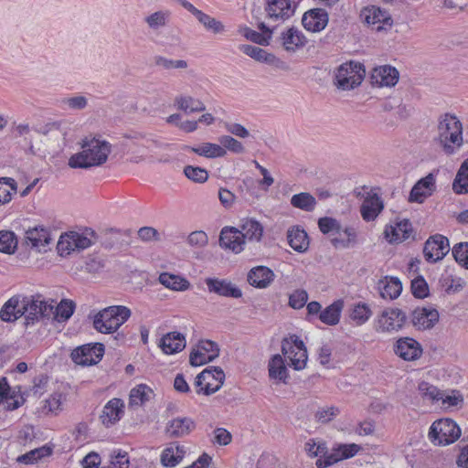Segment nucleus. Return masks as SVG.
<instances>
[{"label":"nucleus","instance_id":"f257e3e1","mask_svg":"<svg viewBox=\"0 0 468 468\" xmlns=\"http://www.w3.org/2000/svg\"><path fill=\"white\" fill-rule=\"evenodd\" d=\"M82 151L69 159L71 168L88 169L92 166L103 165L112 152L111 144L98 138H84L81 143Z\"/></svg>","mask_w":468,"mask_h":468},{"label":"nucleus","instance_id":"f03ea898","mask_svg":"<svg viewBox=\"0 0 468 468\" xmlns=\"http://www.w3.org/2000/svg\"><path fill=\"white\" fill-rule=\"evenodd\" d=\"M437 141L446 154H452L463 145L462 122L451 114H444L439 119Z\"/></svg>","mask_w":468,"mask_h":468},{"label":"nucleus","instance_id":"7ed1b4c3","mask_svg":"<svg viewBox=\"0 0 468 468\" xmlns=\"http://www.w3.org/2000/svg\"><path fill=\"white\" fill-rule=\"evenodd\" d=\"M131 316V310L123 305H112L94 315L93 327L101 334L116 332Z\"/></svg>","mask_w":468,"mask_h":468},{"label":"nucleus","instance_id":"20e7f679","mask_svg":"<svg viewBox=\"0 0 468 468\" xmlns=\"http://www.w3.org/2000/svg\"><path fill=\"white\" fill-rule=\"evenodd\" d=\"M97 240V235L92 229H85L80 233L70 231L60 236L57 250L60 256H68L73 251H80L90 248Z\"/></svg>","mask_w":468,"mask_h":468},{"label":"nucleus","instance_id":"39448f33","mask_svg":"<svg viewBox=\"0 0 468 468\" xmlns=\"http://www.w3.org/2000/svg\"><path fill=\"white\" fill-rule=\"evenodd\" d=\"M54 300L50 303L42 299L39 294L23 295V316L26 326L34 325L42 318H50L54 313Z\"/></svg>","mask_w":468,"mask_h":468},{"label":"nucleus","instance_id":"423d86ee","mask_svg":"<svg viewBox=\"0 0 468 468\" xmlns=\"http://www.w3.org/2000/svg\"><path fill=\"white\" fill-rule=\"evenodd\" d=\"M363 64L350 61L340 65L335 74L334 84L342 90H350L358 87L365 78Z\"/></svg>","mask_w":468,"mask_h":468},{"label":"nucleus","instance_id":"0eeeda50","mask_svg":"<svg viewBox=\"0 0 468 468\" xmlns=\"http://www.w3.org/2000/svg\"><path fill=\"white\" fill-rule=\"evenodd\" d=\"M461 436V429L452 419L435 420L429 431V440L437 446H446L455 442Z\"/></svg>","mask_w":468,"mask_h":468},{"label":"nucleus","instance_id":"6e6552de","mask_svg":"<svg viewBox=\"0 0 468 468\" xmlns=\"http://www.w3.org/2000/svg\"><path fill=\"white\" fill-rule=\"evenodd\" d=\"M282 353L293 369L302 370L306 367L307 349L298 335H290L282 339Z\"/></svg>","mask_w":468,"mask_h":468},{"label":"nucleus","instance_id":"1a4fd4ad","mask_svg":"<svg viewBox=\"0 0 468 468\" xmlns=\"http://www.w3.org/2000/svg\"><path fill=\"white\" fill-rule=\"evenodd\" d=\"M225 373L219 367H211L200 372L195 380L197 394L206 396L216 393L223 385Z\"/></svg>","mask_w":468,"mask_h":468},{"label":"nucleus","instance_id":"9d476101","mask_svg":"<svg viewBox=\"0 0 468 468\" xmlns=\"http://www.w3.org/2000/svg\"><path fill=\"white\" fill-rule=\"evenodd\" d=\"M104 355V346L101 343H90L80 346L72 350V361L82 367L97 365Z\"/></svg>","mask_w":468,"mask_h":468},{"label":"nucleus","instance_id":"9b49d317","mask_svg":"<svg viewBox=\"0 0 468 468\" xmlns=\"http://www.w3.org/2000/svg\"><path fill=\"white\" fill-rule=\"evenodd\" d=\"M407 321L406 314L399 308H387L378 315L376 330L382 333H392L400 330Z\"/></svg>","mask_w":468,"mask_h":468},{"label":"nucleus","instance_id":"f8f14e48","mask_svg":"<svg viewBox=\"0 0 468 468\" xmlns=\"http://www.w3.org/2000/svg\"><path fill=\"white\" fill-rule=\"evenodd\" d=\"M360 16L372 29L378 32L390 28L393 23L389 14L376 5L364 7Z\"/></svg>","mask_w":468,"mask_h":468},{"label":"nucleus","instance_id":"ddd939ff","mask_svg":"<svg viewBox=\"0 0 468 468\" xmlns=\"http://www.w3.org/2000/svg\"><path fill=\"white\" fill-rule=\"evenodd\" d=\"M450 251L449 240L446 237L436 234L424 244L423 254L427 261L437 262Z\"/></svg>","mask_w":468,"mask_h":468},{"label":"nucleus","instance_id":"4468645a","mask_svg":"<svg viewBox=\"0 0 468 468\" xmlns=\"http://www.w3.org/2000/svg\"><path fill=\"white\" fill-rule=\"evenodd\" d=\"M239 49L256 61L266 63L275 67L276 69L283 70L289 69V66L284 61L277 58L275 55L267 52L261 48L249 44H243L239 47Z\"/></svg>","mask_w":468,"mask_h":468},{"label":"nucleus","instance_id":"2eb2a0df","mask_svg":"<svg viewBox=\"0 0 468 468\" xmlns=\"http://www.w3.org/2000/svg\"><path fill=\"white\" fill-rule=\"evenodd\" d=\"M51 240L49 229L43 226L28 229L25 233L26 244L37 252H46Z\"/></svg>","mask_w":468,"mask_h":468},{"label":"nucleus","instance_id":"dca6fc26","mask_svg":"<svg viewBox=\"0 0 468 468\" xmlns=\"http://www.w3.org/2000/svg\"><path fill=\"white\" fill-rule=\"evenodd\" d=\"M205 283L210 293L236 299L242 296L241 290L229 280L208 277L205 279Z\"/></svg>","mask_w":468,"mask_h":468},{"label":"nucleus","instance_id":"f3484780","mask_svg":"<svg viewBox=\"0 0 468 468\" xmlns=\"http://www.w3.org/2000/svg\"><path fill=\"white\" fill-rule=\"evenodd\" d=\"M177 2L188 12H190L198 20L203 27L214 34H222L225 32V26L219 20L210 16L195 7L187 0H177Z\"/></svg>","mask_w":468,"mask_h":468},{"label":"nucleus","instance_id":"a211bd4d","mask_svg":"<svg viewBox=\"0 0 468 468\" xmlns=\"http://www.w3.org/2000/svg\"><path fill=\"white\" fill-rule=\"evenodd\" d=\"M265 11L271 19L285 20L294 14L295 5L292 0H267Z\"/></svg>","mask_w":468,"mask_h":468},{"label":"nucleus","instance_id":"6ab92c4d","mask_svg":"<svg viewBox=\"0 0 468 468\" xmlns=\"http://www.w3.org/2000/svg\"><path fill=\"white\" fill-rule=\"evenodd\" d=\"M394 352L400 358L412 361L418 359L422 354V348L419 342L410 337H403L397 341Z\"/></svg>","mask_w":468,"mask_h":468},{"label":"nucleus","instance_id":"aec40b11","mask_svg":"<svg viewBox=\"0 0 468 468\" xmlns=\"http://www.w3.org/2000/svg\"><path fill=\"white\" fill-rule=\"evenodd\" d=\"M328 14L323 8H314L305 12L302 23L303 27L311 32H320L328 24Z\"/></svg>","mask_w":468,"mask_h":468},{"label":"nucleus","instance_id":"412c9836","mask_svg":"<svg viewBox=\"0 0 468 468\" xmlns=\"http://www.w3.org/2000/svg\"><path fill=\"white\" fill-rule=\"evenodd\" d=\"M439 321V312L434 308H416L411 314L412 324L420 329H431Z\"/></svg>","mask_w":468,"mask_h":468},{"label":"nucleus","instance_id":"4be33fe9","mask_svg":"<svg viewBox=\"0 0 468 468\" xmlns=\"http://www.w3.org/2000/svg\"><path fill=\"white\" fill-rule=\"evenodd\" d=\"M399 71L389 65L380 66L372 70L370 79L372 85L382 87L395 86L399 80Z\"/></svg>","mask_w":468,"mask_h":468},{"label":"nucleus","instance_id":"5701e85b","mask_svg":"<svg viewBox=\"0 0 468 468\" xmlns=\"http://www.w3.org/2000/svg\"><path fill=\"white\" fill-rule=\"evenodd\" d=\"M434 189L435 178L434 176L430 173L413 186L410 193L409 201L422 203L428 197L431 196Z\"/></svg>","mask_w":468,"mask_h":468},{"label":"nucleus","instance_id":"b1692460","mask_svg":"<svg viewBox=\"0 0 468 468\" xmlns=\"http://www.w3.org/2000/svg\"><path fill=\"white\" fill-rule=\"evenodd\" d=\"M23 294H16L8 299L0 310L3 322L13 323L23 316Z\"/></svg>","mask_w":468,"mask_h":468},{"label":"nucleus","instance_id":"393cba45","mask_svg":"<svg viewBox=\"0 0 468 468\" xmlns=\"http://www.w3.org/2000/svg\"><path fill=\"white\" fill-rule=\"evenodd\" d=\"M196 428L195 421L189 417H177L166 423L165 433L170 438L188 435Z\"/></svg>","mask_w":468,"mask_h":468},{"label":"nucleus","instance_id":"a878e982","mask_svg":"<svg viewBox=\"0 0 468 468\" xmlns=\"http://www.w3.org/2000/svg\"><path fill=\"white\" fill-rule=\"evenodd\" d=\"M219 244L222 248L231 250L235 253L243 250L245 241L240 231L236 228L225 227L222 229L219 236Z\"/></svg>","mask_w":468,"mask_h":468},{"label":"nucleus","instance_id":"bb28decb","mask_svg":"<svg viewBox=\"0 0 468 468\" xmlns=\"http://www.w3.org/2000/svg\"><path fill=\"white\" fill-rule=\"evenodd\" d=\"M124 403L121 399H112L103 407L100 419L102 424L110 427L121 420L123 414Z\"/></svg>","mask_w":468,"mask_h":468},{"label":"nucleus","instance_id":"cd10ccee","mask_svg":"<svg viewBox=\"0 0 468 468\" xmlns=\"http://www.w3.org/2000/svg\"><path fill=\"white\" fill-rule=\"evenodd\" d=\"M275 277L274 272L266 266H257L252 268L247 276L248 282L260 289H264L270 286Z\"/></svg>","mask_w":468,"mask_h":468},{"label":"nucleus","instance_id":"c85d7f7f","mask_svg":"<svg viewBox=\"0 0 468 468\" xmlns=\"http://www.w3.org/2000/svg\"><path fill=\"white\" fill-rule=\"evenodd\" d=\"M383 208L384 204L381 197L376 193L368 194L360 207V213L363 219L369 222L374 220Z\"/></svg>","mask_w":468,"mask_h":468},{"label":"nucleus","instance_id":"c756f323","mask_svg":"<svg viewBox=\"0 0 468 468\" xmlns=\"http://www.w3.org/2000/svg\"><path fill=\"white\" fill-rule=\"evenodd\" d=\"M281 44L286 51L294 52L306 44V37L296 27H290L281 34Z\"/></svg>","mask_w":468,"mask_h":468},{"label":"nucleus","instance_id":"7c9ffc66","mask_svg":"<svg viewBox=\"0 0 468 468\" xmlns=\"http://www.w3.org/2000/svg\"><path fill=\"white\" fill-rule=\"evenodd\" d=\"M158 346L166 355L176 354L185 348L186 338L181 333L170 332L160 339Z\"/></svg>","mask_w":468,"mask_h":468},{"label":"nucleus","instance_id":"2f4dec72","mask_svg":"<svg viewBox=\"0 0 468 468\" xmlns=\"http://www.w3.org/2000/svg\"><path fill=\"white\" fill-rule=\"evenodd\" d=\"M412 233V226L410 220L403 219L395 226H390L385 229L386 238L388 239L390 243L403 242L408 239Z\"/></svg>","mask_w":468,"mask_h":468},{"label":"nucleus","instance_id":"473e14b6","mask_svg":"<svg viewBox=\"0 0 468 468\" xmlns=\"http://www.w3.org/2000/svg\"><path fill=\"white\" fill-rule=\"evenodd\" d=\"M289 245L297 252H305L309 248V238L305 230L299 226H293L287 231Z\"/></svg>","mask_w":468,"mask_h":468},{"label":"nucleus","instance_id":"72a5a7b5","mask_svg":"<svg viewBox=\"0 0 468 468\" xmlns=\"http://www.w3.org/2000/svg\"><path fill=\"white\" fill-rule=\"evenodd\" d=\"M380 295L384 299L394 300L398 298L402 292L401 282L397 277H385L379 280L378 283Z\"/></svg>","mask_w":468,"mask_h":468},{"label":"nucleus","instance_id":"f704fd0d","mask_svg":"<svg viewBox=\"0 0 468 468\" xmlns=\"http://www.w3.org/2000/svg\"><path fill=\"white\" fill-rule=\"evenodd\" d=\"M4 399L7 401V410H15L25 402L21 395H16L15 390H11L6 378H0V402Z\"/></svg>","mask_w":468,"mask_h":468},{"label":"nucleus","instance_id":"c9c22d12","mask_svg":"<svg viewBox=\"0 0 468 468\" xmlns=\"http://www.w3.org/2000/svg\"><path fill=\"white\" fill-rule=\"evenodd\" d=\"M159 282L165 288L176 292H185L191 287L188 280L181 275L162 272L158 277Z\"/></svg>","mask_w":468,"mask_h":468},{"label":"nucleus","instance_id":"e433bc0d","mask_svg":"<svg viewBox=\"0 0 468 468\" xmlns=\"http://www.w3.org/2000/svg\"><path fill=\"white\" fill-rule=\"evenodd\" d=\"M183 149L207 158L222 157L226 154V150L221 145L212 143H204L198 146L185 145Z\"/></svg>","mask_w":468,"mask_h":468},{"label":"nucleus","instance_id":"4c0bfd02","mask_svg":"<svg viewBox=\"0 0 468 468\" xmlns=\"http://www.w3.org/2000/svg\"><path fill=\"white\" fill-rule=\"evenodd\" d=\"M335 248L348 249L357 244V231L356 228L341 226V235L331 239Z\"/></svg>","mask_w":468,"mask_h":468},{"label":"nucleus","instance_id":"58836bf2","mask_svg":"<svg viewBox=\"0 0 468 468\" xmlns=\"http://www.w3.org/2000/svg\"><path fill=\"white\" fill-rule=\"evenodd\" d=\"M344 308V301L336 300L328 305L319 314V319L322 323L327 325H335L339 323L341 313Z\"/></svg>","mask_w":468,"mask_h":468},{"label":"nucleus","instance_id":"ea45409f","mask_svg":"<svg viewBox=\"0 0 468 468\" xmlns=\"http://www.w3.org/2000/svg\"><path fill=\"white\" fill-rule=\"evenodd\" d=\"M175 105L177 109L185 112L186 113L202 112L206 110V105L203 101L192 96L180 95L176 97Z\"/></svg>","mask_w":468,"mask_h":468},{"label":"nucleus","instance_id":"a19ab883","mask_svg":"<svg viewBox=\"0 0 468 468\" xmlns=\"http://www.w3.org/2000/svg\"><path fill=\"white\" fill-rule=\"evenodd\" d=\"M153 390L145 384H140L131 389L129 406L139 407L150 400Z\"/></svg>","mask_w":468,"mask_h":468},{"label":"nucleus","instance_id":"79ce46f5","mask_svg":"<svg viewBox=\"0 0 468 468\" xmlns=\"http://www.w3.org/2000/svg\"><path fill=\"white\" fill-rule=\"evenodd\" d=\"M269 376L271 378L278 379L286 383L288 371L282 356L279 354L274 355L269 362Z\"/></svg>","mask_w":468,"mask_h":468},{"label":"nucleus","instance_id":"37998d69","mask_svg":"<svg viewBox=\"0 0 468 468\" xmlns=\"http://www.w3.org/2000/svg\"><path fill=\"white\" fill-rule=\"evenodd\" d=\"M315 197L308 192L295 194L291 197V205L301 210L312 212L316 207Z\"/></svg>","mask_w":468,"mask_h":468},{"label":"nucleus","instance_id":"c03bdc74","mask_svg":"<svg viewBox=\"0 0 468 468\" xmlns=\"http://www.w3.org/2000/svg\"><path fill=\"white\" fill-rule=\"evenodd\" d=\"M56 303H57L54 301V313L51 316L58 322L69 320L75 311V303L69 299H63L58 304L56 305Z\"/></svg>","mask_w":468,"mask_h":468},{"label":"nucleus","instance_id":"a18cd8bd","mask_svg":"<svg viewBox=\"0 0 468 468\" xmlns=\"http://www.w3.org/2000/svg\"><path fill=\"white\" fill-rule=\"evenodd\" d=\"M241 235L243 236V240L245 239L250 240L259 241L263 234V227L261 224L254 219H246L241 225V230H239Z\"/></svg>","mask_w":468,"mask_h":468},{"label":"nucleus","instance_id":"49530a36","mask_svg":"<svg viewBox=\"0 0 468 468\" xmlns=\"http://www.w3.org/2000/svg\"><path fill=\"white\" fill-rule=\"evenodd\" d=\"M452 189L456 194L468 193V158L461 165L453 180Z\"/></svg>","mask_w":468,"mask_h":468},{"label":"nucleus","instance_id":"de8ad7c7","mask_svg":"<svg viewBox=\"0 0 468 468\" xmlns=\"http://www.w3.org/2000/svg\"><path fill=\"white\" fill-rule=\"evenodd\" d=\"M171 17L169 10L156 11L144 18L145 23L152 30H158L167 26Z\"/></svg>","mask_w":468,"mask_h":468},{"label":"nucleus","instance_id":"09e8293b","mask_svg":"<svg viewBox=\"0 0 468 468\" xmlns=\"http://www.w3.org/2000/svg\"><path fill=\"white\" fill-rule=\"evenodd\" d=\"M371 315V309L364 303L355 304L350 312L351 320H353L357 325L365 324Z\"/></svg>","mask_w":468,"mask_h":468},{"label":"nucleus","instance_id":"8fccbe9b","mask_svg":"<svg viewBox=\"0 0 468 468\" xmlns=\"http://www.w3.org/2000/svg\"><path fill=\"white\" fill-rule=\"evenodd\" d=\"M17 247V239L13 231H0V252L12 254Z\"/></svg>","mask_w":468,"mask_h":468},{"label":"nucleus","instance_id":"3c124183","mask_svg":"<svg viewBox=\"0 0 468 468\" xmlns=\"http://www.w3.org/2000/svg\"><path fill=\"white\" fill-rule=\"evenodd\" d=\"M154 61L155 66L165 70L185 69L188 66L185 59H171L163 56H155Z\"/></svg>","mask_w":468,"mask_h":468},{"label":"nucleus","instance_id":"603ef678","mask_svg":"<svg viewBox=\"0 0 468 468\" xmlns=\"http://www.w3.org/2000/svg\"><path fill=\"white\" fill-rule=\"evenodd\" d=\"M12 192H16V183L10 177L0 178V205L8 203L12 197Z\"/></svg>","mask_w":468,"mask_h":468},{"label":"nucleus","instance_id":"864d4df0","mask_svg":"<svg viewBox=\"0 0 468 468\" xmlns=\"http://www.w3.org/2000/svg\"><path fill=\"white\" fill-rule=\"evenodd\" d=\"M51 453L52 449L50 447L42 446L19 456L17 461L24 463H34L43 457L51 455Z\"/></svg>","mask_w":468,"mask_h":468},{"label":"nucleus","instance_id":"5fc2aeb1","mask_svg":"<svg viewBox=\"0 0 468 468\" xmlns=\"http://www.w3.org/2000/svg\"><path fill=\"white\" fill-rule=\"evenodd\" d=\"M318 227L323 234L341 235V224L334 218H320L318 219Z\"/></svg>","mask_w":468,"mask_h":468},{"label":"nucleus","instance_id":"6e6d98bb","mask_svg":"<svg viewBox=\"0 0 468 468\" xmlns=\"http://www.w3.org/2000/svg\"><path fill=\"white\" fill-rule=\"evenodd\" d=\"M184 174L188 179L197 183H204L208 178L207 171L198 166L186 165L184 168Z\"/></svg>","mask_w":468,"mask_h":468},{"label":"nucleus","instance_id":"4d7b16f0","mask_svg":"<svg viewBox=\"0 0 468 468\" xmlns=\"http://www.w3.org/2000/svg\"><path fill=\"white\" fill-rule=\"evenodd\" d=\"M411 292L416 298L423 299L429 294L428 283L422 276H418L411 281Z\"/></svg>","mask_w":468,"mask_h":468},{"label":"nucleus","instance_id":"13d9d810","mask_svg":"<svg viewBox=\"0 0 468 468\" xmlns=\"http://www.w3.org/2000/svg\"><path fill=\"white\" fill-rule=\"evenodd\" d=\"M243 36L250 41L261 45V46H268L271 35L270 34H262L261 32H257L253 29H250V27H244L242 30Z\"/></svg>","mask_w":468,"mask_h":468},{"label":"nucleus","instance_id":"bf43d9fd","mask_svg":"<svg viewBox=\"0 0 468 468\" xmlns=\"http://www.w3.org/2000/svg\"><path fill=\"white\" fill-rule=\"evenodd\" d=\"M455 261L464 268L468 269V243H458L452 250Z\"/></svg>","mask_w":468,"mask_h":468},{"label":"nucleus","instance_id":"052dcab7","mask_svg":"<svg viewBox=\"0 0 468 468\" xmlns=\"http://www.w3.org/2000/svg\"><path fill=\"white\" fill-rule=\"evenodd\" d=\"M222 147L235 154H242L245 151L243 144L237 139L229 136L223 135L219 138Z\"/></svg>","mask_w":468,"mask_h":468},{"label":"nucleus","instance_id":"680f3d73","mask_svg":"<svg viewBox=\"0 0 468 468\" xmlns=\"http://www.w3.org/2000/svg\"><path fill=\"white\" fill-rule=\"evenodd\" d=\"M419 391L423 397L431 400L439 401L442 398V391L427 382L419 384Z\"/></svg>","mask_w":468,"mask_h":468},{"label":"nucleus","instance_id":"e2e57ef3","mask_svg":"<svg viewBox=\"0 0 468 468\" xmlns=\"http://www.w3.org/2000/svg\"><path fill=\"white\" fill-rule=\"evenodd\" d=\"M198 348L207 355V360H214L219 356V347L216 342L211 340H201Z\"/></svg>","mask_w":468,"mask_h":468},{"label":"nucleus","instance_id":"0e129e2a","mask_svg":"<svg viewBox=\"0 0 468 468\" xmlns=\"http://www.w3.org/2000/svg\"><path fill=\"white\" fill-rule=\"evenodd\" d=\"M308 300V293L305 290H296L289 297V305L293 309L303 308Z\"/></svg>","mask_w":468,"mask_h":468},{"label":"nucleus","instance_id":"69168bd1","mask_svg":"<svg viewBox=\"0 0 468 468\" xmlns=\"http://www.w3.org/2000/svg\"><path fill=\"white\" fill-rule=\"evenodd\" d=\"M304 450L310 457H317L320 454H325L327 452L325 443H317L314 439H310L305 442Z\"/></svg>","mask_w":468,"mask_h":468},{"label":"nucleus","instance_id":"338daca9","mask_svg":"<svg viewBox=\"0 0 468 468\" xmlns=\"http://www.w3.org/2000/svg\"><path fill=\"white\" fill-rule=\"evenodd\" d=\"M62 394L54 393L45 400L44 410L58 414L61 410Z\"/></svg>","mask_w":468,"mask_h":468},{"label":"nucleus","instance_id":"774afa93","mask_svg":"<svg viewBox=\"0 0 468 468\" xmlns=\"http://www.w3.org/2000/svg\"><path fill=\"white\" fill-rule=\"evenodd\" d=\"M339 412V409L336 407L322 408L316 412L315 418L319 422L327 423L337 416Z\"/></svg>","mask_w":468,"mask_h":468}]
</instances>
